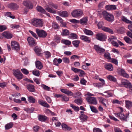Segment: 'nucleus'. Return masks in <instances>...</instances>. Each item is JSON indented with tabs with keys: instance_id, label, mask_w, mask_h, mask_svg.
<instances>
[{
	"instance_id": "11",
	"label": "nucleus",
	"mask_w": 132,
	"mask_h": 132,
	"mask_svg": "<svg viewBox=\"0 0 132 132\" xmlns=\"http://www.w3.org/2000/svg\"><path fill=\"white\" fill-rule=\"evenodd\" d=\"M86 100L90 104L96 105L97 101L96 98L94 97H87L86 98Z\"/></svg>"
},
{
	"instance_id": "45",
	"label": "nucleus",
	"mask_w": 132,
	"mask_h": 132,
	"mask_svg": "<svg viewBox=\"0 0 132 132\" xmlns=\"http://www.w3.org/2000/svg\"><path fill=\"white\" fill-rule=\"evenodd\" d=\"M104 56L105 58H106L108 60H110L111 59L110 54L108 52L105 53L104 54Z\"/></svg>"
},
{
	"instance_id": "56",
	"label": "nucleus",
	"mask_w": 132,
	"mask_h": 132,
	"mask_svg": "<svg viewBox=\"0 0 132 132\" xmlns=\"http://www.w3.org/2000/svg\"><path fill=\"white\" fill-rule=\"evenodd\" d=\"M46 112L49 114H50L52 116H56V114L54 112H52L49 109H47L46 110Z\"/></svg>"
},
{
	"instance_id": "16",
	"label": "nucleus",
	"mask_w": 132,
	"mask_h": 132,
	"mask_svg": "<svg viewBox=\"0 0 132 132\" xmlns=\"http://www.w3.org/2000/svg\"><path fill=\"white\" fill-rule=\"evenodd\" d=\"M26 87L28 90L31 92H34L35 91L34 86L32 85L28 84L27 85Z\"/></svg>"
},
{
	"instance_id": "49",
	"label": "nucleus",
	"mask_w": 132,
	"mask_h": 132,
	"mask_svg": "<svg viewBox=\"0 0 132 132\" xmlns=\"http://www.w3.org/2000/svg\"><path fill=\"white\" fill-rule=\"evenodd\" d=\"M52 27L55 29H58L59 28V26L56 22H53L52 23Z\"/></svg>"
},
{
	"instance_id": "51",
	"label": "nucleus",
	"mask_w": 132,
	"mask_h": 132,
	"mask_svg": "<svg viewBox=\"0 0 132 132\" xmlns=\"http://www.w3.org/2000/svg\"><path fill=\"white\" fill-rule=\"evenodd\" d=\"M21 70L23 74L25 75H28L29 74V72L26 69H22Z\"/></svg>"
},
{
	"instance_id": "14",
	"label": "nucleus",
	"mask_w": 132,
	"mask_h": 132,
	"mask_svg": "<svg viewBox=\"0 0 132 132\" xmlns=\"http://www.w3.org/2000/svg\"><path fill=\"white\" fill-rule=\"evenodd\" d=\"M94 48L97 53H102L105 51V49L101 48L98 45H95L94 46Z\"/></svg>"
},
{
	"instance_id": "26",
	"label": "nucleus",
	"mask_w": 132,
	"mask_h": 132,
	"mask_svg": "<svg viewBox=\"0 0 132 132\" xmlns=\"http://www.w3.org/2000/svg\"><path fill=\"white\" fill-rule=\"evenodd\" d=\"M79 118L82 121H87L88 118L87 116L83 114H81Z\"/></svg>"
},
{
	"instance_id": "17",
	"label": "nucleus",
	"mask_w": 132,
	"mask_h": 132,
	"mask_svg": "<svg viewBox=\"0 0 132 132\" xmlns=\"http://www.w3.org/2000/svg\"><path fill=\"white\" fill-rule=\"evenodd\" d=\"M80 39L88 43H90L91 41L89 37L84 35L81 36Z\"/></svg>"
},
{
	"instance_id": "12",
	"label": "nucleus",
	"mask_w": 132,
	"mask_h": 132,
	"mask_svg": "<svg viewBox=\"0 0 132 132\" xmlns=\"http://www.w3.org/2000/svg\"><path fill=\"white\" fill-rule=\"evenodd\" d=\"M96 37L98 40L101 41H104L106 39L105 36L101 33L97 34Z\"/></svg>"
},
{
	"instance_id": "4",
	"label": "nucleus",
	"mask_w": 132,
	"mask_h": 132,
	"mask_svg": "<svg viewBox=\"0 0 132 132\" xmlns=\"http://www.w3.org/2000/svg\"><path fill=\"white\" fill-rule=\"evenodd\" d=\"M11 46L13 50L18 51L20 50V45L16 41H13L11 42Z\"/></svg>"
},
{
	"instance_id": "33",
	"label": "nucleus",
	"mask_w": 132,
	"mask_h": 132,
	"mask_svg": "<svg viewBox=\"0 0 132 132\" xmlns=\"http://www.w3.org/2000/svg\"><path fill=\"white\" fill-rule=\"evenodd\" d=\"M35 108L33 107H31L30 108H25L24 110L28 113H31L32 112L34 111Z\"/></svg>"
},
{
	"instance_id": "64",
	"label": "nucleus",
	"mask_w": 132,
	"mask_h": 132,
	"mask_svg": "<svg viewBox=\"0 0 132 132\" xmlns=\"http://www.w3.org/2000/svg\"><path fill=\"white\" fill-rule=\"evenodd\" d=\"M29 32L31 33L32 36L34 37H35L37 39L38 38V37L37 35H36V34L33 32L32 31L29 30Z\"/></svg>"
},
{
	"instance_id": "37",
	"label": "nucleus",
	"mask_w": 132,
	"mask_h": 132,
	"mask_svg": "<svg viewBox=\"0 0 132 132\" xmlns=\"http://www.w3.org/2000/svg\"><path fill=\"white\" fill-rule=\"evenodd\" d=\"M69 38L70 39H77L78 36L75 34L74 33H72L69 35Z\"/></svg>"
},
{
	"instance_id": "47",
	"label": "nucleus",
	"mask_w": 132,
	"mask_h": 132,
	"mask_svg": "<svg viewBox=\"0 0 132 132\" xmlns=\"http://www.w3.org/2000/svg\"><path fill=\"white\" fill-rule=\"evenodd\" d=\"M107 78L110 80L113 81H116V79L114 77L111 76L109 75L108 77Z\"/></svg>"
},
{
	"instance_id": "19",
	"label": "nucleus",
	"mask_w": 132,
	"mask_h": 132,
	"mask_svg": "<svg viewBox=\"0 0 132 132\" xmlns=\"http://www.w3.org/2000/svg\"><path fill=\"white\" fill-rule=\"evenodd\" d=\"M88 18L87 17L83 18L80 20V23L82 25H86L87 24Z\"/></svg>"
},
{
	"instance_id": "35",
	"label": "nucleus",
	"mask_w": 132,
	"mask_h": 132,
	"mask_svg": "<svg viewBox=\"0 0 132 132\" xmlns=\"http://www.w3.org/2000/svg\"><path fill=\"white\" fill-rule=\"evenodd\" d=\"M126 106L127 108L130 109L132 106V102L129 101H126Z\"/></svg>"
},
{
	"instance_id": "42",
	"label": "nucleus",
	"mask_w": 132,
	"mask_h": 132,
	"mask_svg": "<svg viewBox=\"0 0 132 132\" xmlns=\"http://www.w3.org/2000/svg\"><path fill=\"white\" fill-rule=\"evenodd\" d=\"M5 15V16L9 17L12 19H14L15 18V16L13 15L10 12H6Z\"/></svg>"
},
{
	"instance_id": "44",
	"label": "nucleus",
	"mask_w": 132,
	"mask_h": 132,
	"mask_svg": "<svg viewBox=\"0 0 132 132\" xmlns=\"http://www.w3.org/2000/svg\"><path fill=\"white\" fill-rule=\"evenodd\" d=\"M122 20L123 21L127 23L131 24L132 23V22L131 21L128 19L125 16H123L122 17Z\"/></svg>"
},
{
	"instance_id": "63",
	"label": "nucleus",
	"mask_w": 132,
	"mask_h": 132,
	"mask_svg": "<svg viewBox=\"0 0 132 132\" xmlns=\"http://www.w3.org/2000/svg\"><path fill=\"white\" fill-rule=\"evenodd\" d=\"M104 25V23L102 21L100 22L97 24V26L99 28H103L102 26Z\"/></svg>"
},
{
	"instance_id": "27",
	"label": "nucleus",
	"mask_w": 132,
	"mask_h": 132,
	"mask_svg": "<svg viewBox=\"0 0 132 132\" xmlns=\"http://www.w3.org/2000/svg\"><path fill=\"white\" fill-rule=\"evenodd\" d=\"M100 94L102 95L103 96H105V97H109L112 96V94L111 93H109L108 91H106L104 93V94L102 93H99Z\"/></svg>"
},
{
	"instance_id": "41",
	"label": "nucleus",
	"mask_w": 132,
	"mask_h": 132,
	"mask_svg": "<svg viewBox=\"0 0 132 132\" xmlns=\"http://www.w3.org/2000/svg\"><path fill=\"white\" fill-rule=\"evenodd\" d=\"M116 37L114 36H111L109 38L108 40L111 44L113 43L115 40H117Z\"/></svg>"
},
{
	"instance_id": "2",
	"label": "nucleus",
	"mask_w": 132,
	"mask_h": 132,
	"mask_svg": "<svg viewBox=\"0 0 132 132\" xmlns=\"http://www.w3.org/2000/svg\"><path fill=\"white\" fill-rule=\"evenodd\" d=\"M13 75L18 79L20 80L23 77V75L18 69H13Z\"/></svg>"
},
{
	"instance_id": "3",
	"label": "nucleus",
	"mask_w": 132,
	"mask_h": 132,
	"mask_svg": "<svg viewBox=\"0 0 132 132\" xmlns=\"http://www.w3.org/2000/svg\"><path fill=\"white\" fill-rule=\"evenodd\" d=\"M32 24L36 27H41L43 23L41 19H34L32 20Z\"/></svg>"
},
{
	"instance_id": "40",
	"label": "nucleus",
	"mask_w": 132,
	"mask_h": 132,
	"mask_svg": "<svg viewBox=\"0 0 132 132\" xmlns=\"http://www.w3.org/2000/svg\"><path fill=\"white\" fill-rule=\"evenodd\" d=\"M84 33L87 35H92L93 33L90 30H88L85 29L84 30Z\"/></svg>"
},
{
	"instance_id": "53",
	"label": "nucleus",
	"mask_w": 132,
	"mask_h": 132,
	"mask_svg": "<svg viewBox=\"0 0 132 132\" xmlns=\"http://www.w3.org/2000/svg\"><path fill=\"white\" fill-rule=\"evenodd\" d=\"M32 73L34 75L37 76H39L40 75L39 71L36 70L33 71Z\"/></svg>"
},
{
	"instance_id": "25",
	"label": "nucleus",
	"mask_w": 132,
	"mask_h": 132,
	"mask_svg": "<svg viewBox=\"0 0 132 132\" xmlns=\"http://www.w3.org/2000/svg\"><path fill=\"white\" fill-rule=\"evenodd\" d=\"M47 11L52 13H56V10H55L53 9H52L49 6L46 7L45 8Z\"/></svg>"
},
{
	"instance_id": "13",
	"label": "nucleus",
	"mask_w": 132,
	"mask_h": 132,
	"mask_svg": "<svg viewBox=\"0 0 132 132\" xmlns=\"http://www.w3.org/2000/svg\"><path fill=\"white\" fill-rule=\"evenodd\" d=\"M27 40L29 44L31 46H35L36 44V43L34 38L31 37H28L27 38Z\"/></svg>"
},
{
	"instance_id": "28",
	"label": "nucleus",
	"mask_w": 132,
	"mask_h": 132,
	"mask_svg": "<svg viewBox=\"0 0 132 132\" xmlns=\"http://www.w3.org/2000/svg\"><path fill=\"white\" fill-rule=\"evenodd\" d=\"M34 51L36 54L38 55H40L41 54V50L38 47H36L34 49Z\"/></svg>"
},
{
	"instance_id": "30",
	"label": "nucleus",
	"mask_w": 132,
	"mask_h": 132,
	"mask_svg": "<svg viewBox=\"0 0 132 132\" xmlns=\"http://www.w3.org/2000/svg\"><path fill=\"white\" fill-rule=\"evenodd\" d=\"M28 100L30 103H35L36 102L35 99L33 96H31L28 97Z\"/></svg>"
},
{
	"instance_id": "9",
	"label": "nucleus",
	"mask_w": 132,
	"mask_h": 132,
	"mask_svg": "<svg viewBox=\"0 0 132 132\" xmlns=\"http://www.w3.org/2000/svg\"><path fill=\"white\" fill-rule=\"evenodd\" d=\"M117 72L119 74L126 78H128L129 76L127 74L123 69L119 68L117 69Z\"/></svg>"
},
{
	"instance_id": "18",
	"label": "nucleus",
	"mask_w": 132,
	"mask_h": 132,
	"mask_svg": "<svg viewBox=\"0 0 132 132\" xmlns=\"http://www.w3.org/2000/svg\"><path fill=\"white\" fill-rule=\"evenodd\" d=\"M2 36L7 39H10L12 37V35L11 34L8 32L5 31L2 34Z\"/></svg>"
},
{
	"instance_id": "29",
	"label": "nucleus",
	"mask_w": 132,
	"mask_h": 132,
	"mask_svg": "<svg viewBox=\"0 0 132 132\" xmlns=\"http://www.w3.org/2000/svg\"><path fill=\"white\" fill-rule=\"evenodd\" d=\"M36 9L37 11L41 12L43 13H45L46 12L45 10L42 7L40 6H38L37 7Z\"/></svg>"
},
{
	"instance_id": "58",
	"label": "nucleus",
	"mask_w": 132,
	"mask_h": 132,
	"mask_svg": "<svg viewBox=\"0 0 132 132\" xmlns=\"http://www.w3.org/2000/svg\"><path fill=\"white\" fill-rule=\"evenodd\" d=\"M74 102L78 105L81 104L82 102V101L80 99L75 100Z\"/></svg>"
},
{
	"instance_id": "61",
	"label": "nucleus",
	"mask_w": 132,
	"mask_h": 132,
	"mask_svg": "<svg viewBox=\"0 0 132 132\" xmlns=\"http://www.w3.org/2000/svg\"><path fill=\"white\" fill-rule=\"evenodd\" d=\"M49 5L53 7L55 9H57L58 8V5H57L55 4L52 2H50L49 3Z\"/></svg>"
},
{
	"instance_id": "24",
	"label": "nucleus",
	"mask_w": 132,
	"mask_h": 132,
	"mask_svg": "<svg viewBox=\"0 0 132 132\" xmlns=\"http://www.w3.org/2000/svg\"><path fill=\"white\" fill-rule=\"evenodd\" d=\"M102 29L105 31L108 32L111 34H113L114 33L112 29L107 27H103L102 28Z\"/></svg>"
},
{
	"instance_id": "34",
	"label": "nucleus",
	"mask_w": 132,
	"mask_h": 132,
	"mask_svg": "<svg viewBox=\"0 0 132 132\" xmlns=\"http://www.w3.org/2000/svg\"><path fill=\"white\" fill-rule=\"evenodd\" d=\"M39 120L41 121H45L47 119V117L45 116L39 115L38 116Z\"/></svg>"
},
{
	"instance_id": "43",
	"label": "nucleus",
	"mask_w": 132,
	"mask_h": 132,
	"mask_svg": "<svg viewBox=\"0 0 132 132\" xmlns=\"http://www.w3.org/2000/svg\"><path fill=\"white\" fill-rule=\"evenodd\" d=\"M13 126L12 123L10 122L7 124L5 126V127L6 129H9L10 128H12Z\"/></svg>"
},
{
	"instance_id": "20",
	"label": "nucleus",
	"mask_w": 132,
	"mask_h": 132,
	"mask_svg": "<svg viewBox=\"0 0 132 132\" xmlns=\"http://www.w3.org/2000/svg\"><path fill=\"white\" fill-rule=\"evenodd\" d=\"M35 65L37 68L40 70L43 67V65L42 63L39 61L36 62Z\"/></svg>"
},
{
	"instance_id": "62",
	"label": "nucleus",
	"mask_w": 132,
	"mask_h": 132,
	"mask_svg": "<svg viewBox=\"0 0 132 132\" xmlns=\"http://www.w3.org/2000/svg\"><path fill=\"white\" fill-rule=\"evenodd\" d=\"M44 53L45 56L47 58H48L51 56V53L48 51L45 52Z\"/></svg>"
},
{
	"instance_id": "31",
	"label": "nucleus",
	"mask_w": 132,
	"mask_h": 132,
	"mask_svg": "<svg viewBox=\"0 0 132 132\" xmlns=\"http://www.w3.org/2000/svg\"><path fill=\"white\" fill-rule=\"evenodd\" d=\"M62 128L63 130H65L70 131L71 130V128L68 127L66 125L62 123Z\"/></svg>"
},
{
	"instance_id": "5",
	"label": "nucleus",
	"mask_w": 132,
	"mask_h": 132,
	"mask_svg": "<svg viewBox=\"0 0 132 132\" xmlns=\"http://www.w3.org/2000/svg\"><path fill=\"white\" fill-rule=\"evenodd\" d=\"M71 14L73 17H77L83 14V12L82 10L79 9L75 10Z\"/></svg>"
},
{
	"instance_id": "57",
	"label": "nucleus",
	"mask_w": 132,
	"mask_h": 132,
	"mask_svg": "<svg viewBox=\"0 0 132 132\" xmlns=\"http://www.w3.org/2000/svg\"><path fill=\"white\" fill-rule=\"evenodd\" d=\"M110 60V62L113 63L116 65L118 64V61L117 59L114 58H111Z\"/></svg>"
},
{
	"instance_id": "6",
	"label": "nucleus",
	"mask_w": 132,
	"mask_h": 132,
	"mask_svg": "<svg viewBox=\"0 0 132 132\" xmlns=\"http://www.w3.org/2000/svg\"><path fill=\"white\" fill-rule=\"evenodd\" d=\"M36 31L38 36L39 37L45 38L47 35L46 32L43 30L36 29Z\"/></svg>"
},
{
	"instance_id": "38",
	"label": "nucleus",
	"mask_w": 132,
	"mask_h": 132,
	"mask_svg": "<svg viewBox=\"0 0 132 132\" xmlns=\"http://www.w3.org/2000/svg\"><path fill=\"white\" fill-rule=\"evenodd\" d=\"M80 43V42L79 40H74L72 42V44L73 46L76 47H78L79 44Z\"/></svg>"
},
{
	"instance_id": "60",
	"label": "nucleus",
	"mask_w": 132,
	"mask_h": 132,
	"mask_svg": "<svg viewBox=\"0 0 132 132\" xmlns=\"http://www.w3.org/2000/svg\"><path fill=\"white\" fill-rule=\"evenodd\" d=\"M7 29L6 27L5 26H0V31L2 32Z\"/></svg>"
},
{
	"instance_id": "10",
	"label": "nucleus",
	"mask_w": 132,
	"mask_h": 132,
	"mask_svg": "<svg viewBox=\"0 0 132 132\" xmlns=\"http://www.w3.org/2000/svg\"><path fill=\"white\" fill-rule=\"evenodd\" d=\"M23 5L28 7L29 9H33V5L32 3L30 1L26 0L24 1L22 3Z\"/></svg>"
},
{
	"instance_id": "55",
	"label": "nucleus",
	"mask_w": 132,
	"mask_h": 132,
	"mask_svg": "<svg viewBox=\"0 0 132 132\" xmlns=\"http://www.w3.org/2000/svg\"><path fill=\"white\" fill-rule=\"evenodd\" d=\"M42 87L44 89L47 91L50 90L51 89L50 87L44 84H42Z\"/></svg>"
},
{
	"instance_id": "23",
	"label": "nucleus",
	"mask_w": 132,
	"mask_h": 132,
	"mask_svg": "<svg viewBox=\"0 0 132 132\" xmlns=\"http://www.w3.org/2000/svg\"><path fill=\"white\" fill-rule=\"evenodd\" d=\"M105 67L107 70L112 71L113 70V67L112 64L110 63H108L105 65Z\"/></svg>"
},
{
	"instance_id": "50",
	"label": "nucleus",
	"mask_w": 132,
	"mask_h": 132,
	"mask_svg": "<svg viewBox=\"0 0 132 132\" xmlns=\"http://www.w3.org/2000/svg\"><path fill=\"white\" fill-rule=\"evenodd\" d=\"M63 43L67 45H69L71 44V42L68 40H63Z\"/></svg>"
},
{
	"instance_id": "54",
	"label": "nucleus",
	"mask_w": 132,
	"mask_h": 132,
	"mask_svg": "<svg viewBox=\"0 0 132 132\" xmlns=\"http://www.w3.org/2000/svg\"><path fill=\"white\" fill-rule=\"evenodd\" d=\"M63 62L66 63H69L70 62V60L69 59L66 57H64L62 59Z\"/></svg>"
},
{
	"instance_id": "52",
	"label": "nucleus",
	"mask_w": 132,
	"mask_h": 132,
	"mask_svg": "<svg viewBox=\"0 0 132 132\" xmlns=\"http://www.w3.org/2000/svg\"><path fill=\"white\" fill-rule=\"evenodd\" d=\"M70 106L76 111H78L79 110V109L78 106H76L72 104H70Z\"/></svg>"
},
{
	"instance_id": "46",
	"label": "nucleus",
	"mask_w": 132,
	"mask_h": 132,
	"mask_svg": "<svg viewBox=\"0 0 132 132\" xmlns=\"http://www.w3.org/2000/svg\"><path fill=\"white\" fill-rule=\"evenodd\" d=\"M93 85L95 87L98 88L102 87L104 85L103 84H102L101 83H94L93 84Z\"/></svg>"
},
{
	"instance_id": "7",
	"label": "nucleus",
	"mask_w": 132,
	"mask_h": 132,
	"mask_svg": "<svg viewBox=\"0 0 132 132\" xmlns=\"http://www.w3.org/2000/svg\"><path fill=\"white\" fill-rule=\"evenodd\" d=\"M115 116L117 117H119L122 120L125 121H127V118L128 117L129 115V113L125 115L124 114L121 113H115Z\"/></svg>"
},
{
	"instance_id": "8",
	"label": "nucleus",
	"mask_w": 132,
	"mask_h": 132,
	"mask_svg": "<svg viewBox=\"0 0 132 132\" xmlns=\"http://www.w3.org/2000/svg\"><path fill=\"white\" fill-rule=\"evenodd\" d=\"M122 85L125 86L127 88H132V85L131 83L128 80L126 79H123L121 81Z\"/></svg>"
},
{
	"instance_id": "15",
	"label": "nucleus",
	"mask_w": 132,
	"mask_h": 132,
	"mask_svg": "<svg viewBox=\"0 0 132 132\" xmlns=\"http://www.w3.org/2000/svg\"><path fill=\"white\" fill-rule=\"evenodd\" d=\"M8 7L11 9L17 10L19 7V6L16 4L11 3L8 5Z\"/></svg>"
},
{
	"instance_id": "1",
	"label": "nucleus",
	"mask_w": 132,
	"mask_h": 132,
	"mask_svg": "<svg viewBox=\"0 0 132 132\" xmlns=\"http://www.w3.org/2000/svg\"><path fill=\"white\" fill-rule=\"evenodd\" d=\"M102 14L103 16V18L109 22H112L114 20L113 15L106 11H103L102 13Z\"/></svg>"
},
{
	"instance_id": "48",
	"label": "nucleus",
	"mask_w": 132,
	"mask_h": 132,
	"mask_svg": "<svg viewBox=\"0 0 132 132\" xmlns=\"http://www.w3.org/2000/svg\"><path fill=\"white\" fill-rule=\"evenodd\" d=\"M90 107L91 111L93 112L96 113L98 112V111L95 107L93 106H90Z\"/></svg>"
},
{
	"instance_id": "39",
	"label": "nucleus",
	"mask_w": 132,
	"mask_h": 132,
	"mask_svg": "<svg viewBox=\"0 0 132 132\" xmlns=\"http://www.w3.org/2000/svg\"><path fill=\"white\" fill-rule=\"evenodd\" d=\"M124 39L125 41L127 43L130 44H132V40L128 37H124Z\"/></svg>"
},
{
	"instance_id": "21",
	"label": "nucleus",
	"mask_w": 132,
	"mask_h": 132,
	"mask_svg": "<svg viewBox=\"0 0 132 132\" xmlns=\"http://www.w3.org/2000/svg\"><path fill=\"white\" fill-rule=\"evenodd\" d=\"M58 13L60 16L62 17H67L68 15V13L67 11H61L58 12Z\"/></svg>"
},
{
	"instance_id": "36",
	"label": "nucleus",
	"mask_w": 132,
	"mask_h": 132,
	"mask_svg": "<svg viewBox=\"0 0 132 132\" xmlns=\"http://www.w3.org/2000/svg\"><path fill=\"white\" fill-rule=\"evenodd\" d=\"M99 99V102L101 103L104 106L106 107V106L105 103V102H106V99L103 97H100Z\"/></svg>"
},
{
	"instance_id": "32",
	"label": "nucleus",
	"mask_w": 132,
	"mask_h": 132,
	"mask_svg": "<svg viewBox=\"0 0 132 132\" xmlns=\"http://www.w3.org/2000/svg\"><path fill=\"white\" fill-rule=\"evenodd\" d=\"M69 31L67 29H64L61 33V35L62 36H66L69 35Z\"/></svg>"
},
{
	"instance_id": "59",
	"label": "nucleus",
	"mask_w": 132,
	"mask_h": 132,
	"mask_svg": "<svg viewBox=\"0 0 132 132\" xmlns=\"http://www.w3.org/2000/svg\"><path fill=\"white\" fill-rule=\"evenodd\" d=\"M69 100V98L67 96H65L63 95L62 97V101H67Z\"/></svg>"
},
{
	"instance_id": "22",
	"label": "nucleus",
	"mask_w": 132,
	"mask_h": 132,
	"mask_svg": "<svg viewBox=\"0 0 132 132\" xmlns=\"http://www.w3.org/2000/svg\"><path fill=\"white\" fill-rule=\"evenodd\" d=\"M105 8L107 10H115L116 7L115 5H106Z\"/></svg>"
}]
</instances>
